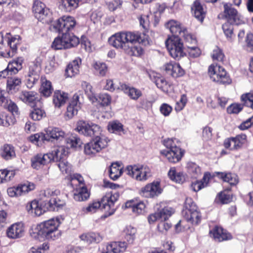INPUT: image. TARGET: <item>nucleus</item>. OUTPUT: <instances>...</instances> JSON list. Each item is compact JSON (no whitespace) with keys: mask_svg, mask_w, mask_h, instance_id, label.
I'll return each mask as SVG.
<instances>
[{"mask_svg":"<svg viewBox=\"0 0 253 253\" xmlns=\"http://www.w3.org/2000/svg\"><path fill=\"white\" fill-rule=\"evenodd\" d=\"M76 129L85 136L92 138V140L84 146L85 155L94 156L108 147L110 140L102 134V128L98 125L81 120L77 122Z\"/></svg>","mask_w":253,"mask_h":253,"instance_id":"nucleus-1","label":"nucleus"},{"mask_svg":"<svg viewBox=\"0 0 253 253\" xmlns=\"http://www.w3.org/2000/svg\"><path fill=\"white\" fill-rule=\"evenodd\" d=\"M119 198V194L118 192L114 193H107L99 200H94L90 203L85 209L86 212H95L98 210H104L107 212L108 215H104L107 217L113 214L116 210L114 207L115 202Z\"/></svg>","mask_w":253,"mask_h":253,"instance_id":"nucleus-2","label":"nucleus"},{"mask_svg":"<svg viewBox=\"0 0 253 253\" xmlns=\"http://www.w3.org/2000/svg\"><path fill=\"white\" fill-rule=\"evenodd\" d=\"M109 43L117 49L123 50L129 56L139 57L144 53V49L140 46H130L127 45L124 31L115 33L108 40Z\"/></svg>","mask_w":253,"mask_h":253,"instance_id":"nucleus-3","label":"nucleus"},{"mask_svg":"<svg viewBox=\"0 0 253 253\" xmlns=\"http://www.w3.org/2000/svg\"><path fill=\"white\" fill-rule=\"evenodd\" d=\"M180 143V141L175 138L164 139L163 144L168 150L161 151V154L170 163L180 162L185 154V150L181 149Z\"/></svg>","mask_w":253,"mask_h":253,"instance_id":"nucleus-4","label":"nucleus"},{"mask_svg":"<svg viewBox=\"0 0 253 253\" xmlns=\"http://www.w3.org/2000/svg\"><path fill=\"white\" fill-rule=\"evenodd\" d=\"M60 224L58 218L45 221L40 224L39 234L48 241L57 240L61 235V232L58 229Z\"/></svg>","mask_w":253,"mask_h":253,"instance_id":"nucleus-5","label":"nucleus"},{"mask_svg":"<svg viewBox=\"0 0 253 253\" xmlns=\"http://www.w3.org/2000/svg\"><path fill=\"white\" fill-rule=\"evenodd\" d=\"M80 43V39L71 32L63 33L55 38L52 47L56 50L69 49L76 47Z\"/></svg>","mask_w":253,"mask_h":253,"instance_id":"nucleus-6","label":"nucleus"},{"mask_svg":"<svg viewBox=\"0 0 253 253\" xmlns=\"http://www.w3.org/2000/svg\"><path fill=\"white\" fill-rule=\"evenodd\" d=\"M208 74L213 82L219 84L227 85L232 83L230 76L219 64H211L208 68Z\"/></svg>","mask_w":253,"mask_h":253,"instance_id":"nucleus-7","label":"nucleus"},{"mask_svg":"<svg viewBox=\"0 0 253 253\" xmlns=\"http://www.w3.org/2000/svg\"><path fill=\"white\" fill-rule=\"evenodd\" d=\"M32 10L35 17L42 23L49 24L52 22V12L41 0L34 1Z\"/></svg>","mask_w":253,"mask_h":253,"instance_id":"nucleus-8","label":"nucleus"},{"mask_svg":"<svg viewBox=\"0 0 253 253\" xmlns=\"http://www.w3.org/2000/svg\"><path fill=\"white\" fill-rule=\"evenodd\" d=\"M59 149H56L51 153L46 154L39 153L34 156L31 159V167L37 170L42 169L55 159H58Z\"/></svg>","mask_w":253,"mask_h":253,"instance_id":"nucleus-9","label":"nucleus"},{"mask_svg":"<svg viewBox=\"0 0 253 253\" xmlns=\"http://www.w3.org/2000/svg\"><path fill=\"white\" fill-rule=\"evenodd\" d=\"M166 45L170 55L175 60H179L186 54L183 43L179 37H169L166 41Z\"/></svg>","mask_w":253,"mask_h":253,"instance_id":"nucleus-10","label":"nucleus"},{"mask_svg":"<svg viewBox=\"0 0 253 253\" xmlns=\"http://www.w3.org/2000/svg\"><path fill=\"white\" fill-rule=\"evenodd\" d=\"M247 136L245 133H241L235 136L225 138L223 146L226 149L237 151L242 149L247 144Z\"/></svg>","mask_w":253,"mask_h":253,"instance_id":"nucleus-11","label":"nucleus"},{"mask_svg":"<svg viewBox=\"0 0 253 253\" xmlns=\"http://www.w3.org/2000/svg\"><path fill=\"white\" fill-rule=\"evenodd\" d=\"M223 11L219 13L217 16L218 19H226V22H231L235 25L242 24L241 15L237 10L232 7V4L230 3L223 2Z\"/></svg>","mask_w":253,"mask_h":253,"instance_id":"nucleus-12","label":"nucleus"},{"mask_svg":"<svg viewBox=\"0 0 253 253\" xmlns=\"http://www.w3.org/2000/svg\"><path fill=\"white\" fill-rule=\"evenodd\" d=\"M77 25L74 17L63 15L54 22L53 28L59 33H68L72 31Z\"/></svg>","mask_w":253,"mask_h":253,"instance_id":"nucleus-13","label":"nucleus"},{"mask_svg":"<svg viewBox=\"0 0 253 253\" xmlns=\"http://www.w3.org/2000/svg\"><path fill=\"white\" fill-rule=\"evenodd\" d=\"M126 174L139 181L147 180L150 176V170L147 167L136 165L127 166L125 169Z\"/></svg>","mask_w":253,"mask_h":253,"instance_id":"nucleus-14","label":"nucleus"},{"mask_svg":"<svg viewBox=\"0 0 253 253\" xmlns=\"http://www.w3.org/2000/svg\"><path fill=\"white\" fill-rule=\"evenodd\" d=\"M24 59L22 56L17 57L10 61L7 67L0 72V78L8 75H15L23 68Z\"/></svg>","mask_w":253,"mask_h":253,"instance_id":"nucleus-15","label":"nucleus"},{"mask_svg":"<svg viewBox=\"0 0 253 253\" xmlns=\"http://www.w3.org/2000/svg\"><path fill=\"white\" fill-rule=\"evenodd\" d=\"M163 192L161 187L160 182L154 181L147 184L140 191V194L146 198H154L160 195Z\"/></svg>","mask_w":253,"mask_h":253,"instance_id":"nucleus-16","label":"nucleus"},{"mask_svg":"<svg viewBox=\"0 0 253 253\" xmlns=\"http://www.w3.org/2000/svg\"><path fill=\"white\" fill-rule=\"evenodd\" d=\"M6 38L10 50L1 52V55L5 58H11L17 53L18 46L20 44L21 39L19 36L12 37L10 33H6Z\"/></svg>","mask_w":253,"mask_h":253,"instance_id":"nucleus-17","label":"nucleus"},{"mask_svg":"<svg viewBox=\"0 0 253 253\" xmlns=\"http://www.w3.org/2000/svg\"><path fill=\"white\" fill-rule=\"evenodd\" d=\"M41 67L38 62H32L29 64L27 72V86L32 87L39 81L40 77Z\"/></svg>","mask_w":253,"mask_h":253,"instance_id":"nucleus-18","label":"nucleus"},{"mask_svg":"<svg viewBox=\"0 0 253 253\" xmlns=\"http://www.w3.org/2000/svg\"><path fill=\"white\" fill-rule=\"evenodd\" d=\"M161 207L155 213L148 216V221L150 224L154 223L159 219L167 220L174 212V210L168 206Z\"/></svg>","mask_w":253,"mask_h":253,"instance_id":"nucleus-19","label":"nucleus"},{"mask_svg":"<svg viewBox=\"0 0 253 253\" xmlns=\"http://www.w3.org/2000/svg\"><path fill=\"white\" fill-rule=\"evenodd\" d=\"M36 188V185L32 182H27L23 184H19L16 187H11L7 189L8 195L11 197H18L25 195Z\"/></svg>","mask_w":253,"mask_h":253,"instance_id":"nucleus-20","label":"nucleus"},{"mask_svg":"<svg viewBox=\"0 0 253 253\" xmlns=\"http://www.w3.org/2000/svg\"><path fill=\"white\" fill-rule=\"evenodd\" d=\"M124 33L127 45L137 42L145 45L149 43V36L145 33L138 31H124Z\"/></svg>","mask_w":253,"mask_h":253,"instance_id":"nucleus-21","label":"nucleus"},{"mask_svg":"<svg viewBox=\"0 0 253 253\" xmlns=\"http://www.w3.org/2000/svg\"><path fill=\"white\" fill-rule=\"evenodd\" d=\"M25 226L22 222H18L11 224L6 231V236L10 239H17L24 235Z\"/></svg>","mask_w":253,"mask_h":253,"instance_id":"nucleus-22","label":"nucleus"},{"mask_svg":"<svg viewBox=\"0 0 253 253\" xmlns=\"http://www.w3.org/2000/svg\"><path fill=\"white\" fill-rule=\"evenodd\" d=\"M209 234L214 241L221 242L232 239V235L222 227L217 225L214 226L209 231Z\"/></svg>","mask_w":253,"mask_h":253,"instance_id":"nucleus-23","label":"nucleus"},{"mask_svg":"<svg viewBox=\"0 0 253 253\" xmlns=\"http://www.w3.org/2000/svg\"><path fill=\"white\" fill-rule=\"evenodd\" d=\"M191 10L193 16L202 24L207 13L206 6H204L200 0H195L191 5Z\"/></svg>","mask_w":253,"mask_h":253,"instance_id":"nucleus-24","label":"nucleus"},{"mask_svg":"<svg viewBox=\"0 0 253 253\" xmlns=\"http://www.w3.org/2000/svg\"><path fill=\"white\" fill-rule=\"evenodd\" d=\"M163 68L167 74L174 78L181 77L185 74V71L181 67L179 64L174 61L166 63L164 65Z\"/></svg>","mask_w":253,"mask_h":253,"instance_id":"nucleus-25","label":"nucleus"},{"mask_svg":"<svg viewBox=\"0 0 253 253\" xmlns=\"http://www.w3.org/2000/svg\"><path fill=\"white\" fill-rule=\"evenodd\" d=\"M79 98L80 96L78 93H75L73 96L65 113L66 119H71L77 114L79 109L81 108Z\"/></svg>","mask_w":253,"mask_h":253,"instance_id":"nucleus-26","label":"nucleus"},{"mask_svg":"<svg viewBox=\"0 0 253 253\" xmlns=\"http://www.w3.org/2000/svg\"><path fill=\"white\" fill-rule=\"evenodd\" d=\"M166 28L169 30L172 34L171 37H179L182 33L187 32V28L178 21L175 20H169L165 24Z\"/></svg>","mask_w":253,"mask_h":253,"instance_id":"nucleus-27","label":"nucleus"},{"mask_svg":"<svg viewBox=\"0 0 253 253\" xmlns=\"http://www.w3.org/2000/svg\"><path fill=\"white\" fill-rule=\"evenodd\" d=\"M0 106L6 109L13 115H19L20 111L16 104L12 101L5 97L3 95V91L0 89Z\"/></svg>","mask_w":253,"mask_h":253,"instance_id":"nucleus-28","label":"nucleus"},{"mask_svg":"<svg viewBox=\"0 0 253 253\" xmlns=\"http://www.w3.org/2000/svg\"><path fill=\"white\" fill-rule=\"evenodd\" d=\"M19 98L25 103L33 107L40 101L38 93L34 91L24 90L19 95Z\"/></svg>","mask_w":253,"mask_h":253,"instance_id":"nucleus-29","label":"nucleus"},{"mask_svg":"<svg viewBox=\"0 0 253 253\" xmlns=\"http://www.w3.org/2000/svg\"><path fill=\"white\" fill-rule=\"evenodd\" d=\"M46 132L45 135L42 136L45 140L48 141H61L64 138L65 135V132L58 127H49Z\"/></svg>","mask_w":253,"mask_h":253,"instance_id":"nucleus-30","label":"nucleus"},{"mask_svg":"<svg viewBox=\"0 0 253 253\" xmlns=\"http://www.w3.org/2000/svg\"><path fill=\"white\" fill-rule=\"evenodd\" d=\"M1 78H7L6 89L9 94L14 93L19 90L22 83L21 78L14 75H8Z\"/></svg>","mask_w":253,"mask_h":253,"instance_id":"nucleus-31","label":"nucleus"},{"mask_svg":"<svg viewBox=\"0 0 253 253\" xmlns=\"http://www.w3.org/2000/svg\"><path fill=\"white\" fill-rule=\"evenodd\" d=\"M212 176V177L216 176L223 182H227L231 186L237 185L239 182L238 175L231 172L215 171L213 173Z\"/></svg>","mask_w":253,"mask_h":253,"instance_id":"nucleus-32","label":"nucleus"},{"mask_svg":"<svg viewBox=\"0 0 253 253\" xmlns=\"http://www.w3.org/2000/svg\"><path fill=\"white\" fill-rule=\"evenodd\" d=\"M121 91L132 100H137L142 95L141 91L133 86H130L126 83L121 84Z\"/></svg>","mask_w":253,"mask_h":253,"instance_id":"nucleus-33","label":"nucleus"},{"mask_svg":"<svg viewBox=\"0 0 253 253\" xmlns=\"http://www.w3.org/2000/svg\"><path fill=\"white\" fill-rule=\"evenodd\" d=\"M53 91V87L51 82L47 80L44 76L41 78V86L39 88V92L41 96L47 98L51 96Z\"/></svg>","mask_w":253,"mask_h":253,"instance_id":"nucleus-34","label":"nucleus"},{"mask_svg":"<svg viewBox=\"0 0 253 253\" xmlns=\"http://www.w3.org/2000/svg\"><path fill=\"white\" fill-rule=\"evenodd\" d=\"M137 229L131 225L126 226L121 233V237L126 245L133 244L135 238Z\"/></svg>","mask_w":253,"mask_h":253,"instance_id":"nucleus-35","label":"nucleus"},{"mask_svg":"<svg viewBox=\"0 0 253 253\" xmlns=\"http://www.w3.org/2000/svg\"><path fill=\"white\" fill-rule=\"evenodd\" d=\"M153 82L157 87L165 93H168L171 87V84L160 74H156L153 77Z\"/></svg>","mask_w":253,"mask_h":253,"instance_id":"nucleus-36","label":"nucleus"},{"mask_svg":"<svg viewBox=\"0 0 253 253\" xmlns=\"http://www.w3.org/2000/svg\"><path fill=\"white\" fill-rule=\"evenodd\" d=\"M126 249L125 242H112L106 246L103 253H121L125 252Z\"/></svg>","mask_w":253,"mask_h":253,"instance_id":"nucleus-37","label":"nucleus"},{"mask_svg":"<svg viewBox=\"0 0 253 253\" xmlns=\"http://www.w3.org/2000/svg\"><path fill=\"white\" fill-rule=\"evenodd\" d=\"M81 59L77 58L70 62L67 66L65 72L66 77L72 78L79 73L80 66L81 64Z\"/></svg>","mask_w":253,"mask_h":253,"instance_id":"nucleus-38","label":"nucleus"},{"mask_svg":"<svg viewBox=\"0 0 253 253\" xmlns=\"http://www.w3.org/2000/svg\"><path fill=\"white\" fill-rule=\"evenodd\" d=\"M68 94L61 90H55L52 98L53 104L56 108H60L64 105L68 99Z\"/></svg>","mask_w":253,"mask_h":253,"instance_id":"nucleus-39","label":"nucleus"},{"mask_svg":"<svg viewBox=\"0 0 253 253\" xmlns=\"http://www.w3.org/2000/svg\"><path fill=\"white\" fill-rule=\"evenodd\" d=\"M94 74L100 77H104L109 73V67L105 62L100 61H94L92 64Z\"/></svg>","mask_w":253,"mask_h":253,"instance_id":"nucleus-40","label":"nucleus"},{"mask_svg":"<svg viewBox=\"0 0 253 253\" xmlns=\"http://www.w3.org/2000/svg\"><path fill=\"white\" fill-rule=\"evenodd\" d=\"M0 156L5 160L8 161L16 157L15 148L11 144H4L0 149Z\"/></svg>","mask_w":253,"mask_h":253,"instance_id":"nucleus-41","label":"nucleus"},{"mask_svg":"<svg viewBox=\"0 0 253 253\" xmlns=\"http://www.w3.org/2000/svg\"><path fill=\"white\" fill-rule=\"evenodd\" d=\"M212 178L210 172H206L204 173L202 179L200 180H196L192 182L191 187L192 190L195 192H198L202 188L208 186L210 180Z\"/></svg>","mask_w":253,"mask_h":253,"instance_id":"nucleus-42","label":"nucleus"},{"mask_svg":"<svg viewBox=\"0 0 253 253\" xmlns=\"http://www.w3.org/2000/svg\"><path fill=\"white\" fill-rule=\"evenodd\" d=\"M73 198L77 201H84L87 200L90 196V193L86 186L73 188Z\"/></svg>","mask_w":253,"mask_h":253,"instance_id":"nucleus-43","label":"nucleus"},{"mask_svg":"<svg viewBox=\"0 0 253 253\" xmlns=\"http://www.w3.org/2000/svg\"><path fill=\"white\" fill-rule=\"evenodd\" d=\"M109 176L110 178L113 180H117L123 173V167L119 162L112 163L109 167Z\"/></svg>","mask_w":253,"mask_h":253,"instance_id":"nucleus-44","label":"nucleus"},{"mask_svg":"<svg viewBox=\"0 0 253 253\" xmlns=\"http://www.w3.org/2000/svg\"><path fill=\"white\" fill-rule=\"evenodd\" d=\"M26 210L29 213H33L36 216H40L43 213V210L41 206H40L37 200H33L28 202L26 206Z\"/></svg>","mask_w":253,"mask_h":253,"instance_id":"nucleus-45","label":"nucleus"},{"mask_svg":"<svg viewBox=\"0 0 253 253\" xmlns=\"http://www.w3.org/2000/svg\"><path fill=\"white\" fill-rule=\"evenodd\" d=\"M125 207L126 208H131L133 212L138 214L142 213L146 207L143 202H138L134 200L127 201L125 203Z\"/></svg>","mask_w":253,"mask_h":253,"instance_id":"nucleus-46","label":"nucleus"},{"mask_svg":"<svg viewBox=\"0 0 253 253\" xmlns=\"http://www.w3.org/2000/svg\"><path fill=\"white\" fill-rule=\"evenodd\" d=\"M59 153L60 151L59 150V152L58 153V159L56 160L55 159L54 161H56L58 163L57 166L62 173H70L72 171L71 165L64 159V157H66V155H64L63 157H61V156L59 157Z\"/></svg>","mask_w":253,"mask_h":253,"instance_id":"nucleus-47","label":"nucleus"},{"mask_svg":"<svg viewBox=\"0 0 253 253\" xmlns=\"http://www.w3.org/2000/svg\"><path fill=\"white\" fill-rule=\"evenodd\" d=\"M232 200V196L230 192L225 190L218 193L215 199V202L218 204L224 205L230 203Z\"/></svg>","mask_w":253,"mask_h":253,"instance_id":"nucleus-48","label":"nucleus"},{"mask_svg":"<svg viewBox=\"0 0 253 253\" xmlns=\"http://www.w3.org/2000/svg\"><path fill=\"white\" fill-rule=\"evenodd\" d=\"M184 218L193 225H198L201 221L202 215L199 211L183 213Z\"/></svg>","mask_w":253,"mask_h":253,"instance_id":"nucleus-49","label":"nucleus"},{"mask_svg":"<svg viewBox=\"0 0 253 253\" xmlns=\"http://www.w3.org/2000/svg\"><path fill=\"white\" fill-rule=\"evenodd\" d=\"M235 24L231 22H226L222 26V28L226 38L229 41H232L235 37L234 34L233 25Z\"/></svg>","mask_w":253,"mask_h":253,"instance_id":"nucleus-50","label":"nucleus"},{"mask_svg":"<svg viewBox=\"0 0 253 253\" xmlns=\"http://www.w3.org/2000/svg\"><path fill=\"white\" fill-rule=\"evenodd\" d=\"M33 108L32 110L29 114V117L33 121H40L43 118L46 117V113L45 111L41 108H39L35 105L32 107Z\"/></svg>","mask_w":253,"mask_h":253,"instance_id":"nucleus-51","label":"nucleus"},{"mask_svg":"<svg viewBox=\"0 0 253 253\" xmlns=\"http://www.w3.org/2000/svg\"><path fill=\"white\" fill-rule=\"evenodd\" d=\"M169 178L177 183H182L185 180V176L182 172H177L175 167L171 168L168 172Z\"/></svg>","mask_w":253,"mask_h":253,"instance_id":"nucleus-52","label":"nucleus"},{"mask_svg":"<svg viewBox=\"0 0 253 253\" xmlns=\"http://www.w3.org/2000/svg\"><path fill=\"white\" fill-rule=\"evenodd\" d=\"M60 5L66 12H71L79 6V0H60Z\"/></svg>","mask_w":253,"mask_h":253,"instance_id":"nucleus-53","label":"nucleus"},{"mask_svg":"<svg viewBox=\"0 0 253 253\" xmlns=\"http://www.w3.org/2000/svg\"><path fill=\"white\" fill-rule=\"evenodd\" d=\"M66 145L68 148H77L81 146L83 142L80 137L76 134H72L66 139Z\"/></svg>","mask_w":253,"mask_h":253,"instance_id":"nucleus-54","label":"nucleus"},{"mask_svg":"<svg viewBox=\"0 0 253 253\" xmlns=\"http://www.w3.org/2000/svg\"><path fill=\"white\" fill-rule=\"evenodd\" d=\"M66 205L65 201L61 200L58 196L55 199H50L48 202L46 209L49 211H54L55 208H62Z\"/></svg>","mask_w":253,"mask_h":253,"instance_id":"nucleus-55","label":"nucleus"},{"mask_svg":"<svg viewBox=\"0 0 253 253\" xmlns=\"http://www.w3.org/2000/svg\"><path fill=\"white\" fill-rule=\"evenodd\" d=\"M15 175V172L13 170L0 169V184L11 180Z\"/></svg>","mask_w":253,"mask_h":253,"instance_id":"nucleus-56","label":"nucleus"},{"mask_svg":"<svg viewBox=\"0 0 253 253\" xmlns=\"http://www.w3.org/2000/svg\"><path fill=\"white\" fill-rule=\"evenodd\" d=\"M70 185L73 188L85 186L83 177L80 174L75 173L70 177Z\"/></svg>","mask_w":253,"mask_h":253,"instance_id":"nucleus-57","label":"nucleus"},{"mask_svg":"<svg viewBox=\"0 0 253 253\" xmlns=\"http://www.w3.org/2000/svg\"><path fill=\"white\" fill-rule=\"evenodd\" d=\"M107 129L110 132L115 133H120L124 130L123 125L118 121L109 122L107 126Z\"/></svg>","mask_w":253,"mask_h":253,"instance_id":"nucleus-58","label":"nucleus"},{"mask_svg":"<svg viewBox=\"0 0 253 253\" xmlns=\"http://www.w3.org/2000/svg\"><path fill=\"white\" fill-rule=\"evenodd\" d=\"M80 238L87 244L96 243L99 241V235L93 232L83 234L81 235Z\"/></svg>","mask_w":253,"mask_h":253,"instance_id":"nucleus-59","label":"nucleus"},{"mask_svg":"<svg viewBox=\"0 0 253 253\" xmlns=\"http://www.w3.org/2000/svg\"><path fill=\"white\" fill-rule=\"evenodd\" d=\"M184 207L185 210L183 211V214L199 211L197 206L193 201V199L190 197L186 198Z\"/></svg>","mask_w":253,"mask_h":253,"instance_id":"nucleus-60","label":"nucleus"},{"mask_svg":"<svg viewBox=\"0 0 253 253\" xmlns=\"http://www.w3.org/2000/svg\"><path fill=\"white\" fill-rule=\"evenodd\" d=\"M211 57L213 61L219 62L218 64H223L225 60V55L222 50L218 47H216L213 49Z\"/></svg>","mask_w":253,"mask_h":253,"instance_id":"nucleus-61","label":"nucleus"},{"mask_svg":"<svg viewBox=\"0 0 253 253\" xmlns=\"http://www.w3.org/2000/svg\"><path fill=\"white\" fill-rule=\"evenodd\" d=\"M121 84H124V83L120 82L119 85H117L113 80L108 79L105 81V84L103 86V89L111 92L115 90L121 91Z\"/></svg>","mask_w":253,"mask_h":253,"instance_id":"nucleus-62","label":"nucleus"},{"mask_svg":"<svg viewBox=\"0 0 253 253\" xmlns=\"http://www.w3.org/2000/svg\"><path fill=\"white\" fill-rule=\"evenodd\" d=\"M241 100L246 106L250 107L253 110V90L242 94Z\"/></svg>","mask_w":253,"mask_h":253,"instance_id":"nucleus-63","label":"nucleus"},{"mask_svg":"<svg viewBox=\"0 0 253 253\" xmlns=\"http://www.w3.org/2000/svg\"><path fill=\"white\" fill-rule=\"evenodd\" d=\"M13 123V120L11 116L4 112L0 113V126L8 127Z\"/></svg>","mask_w":253,"mask_h":253,"instance_id":"nucleus-64","label":"nucleus"}]
</instances>
